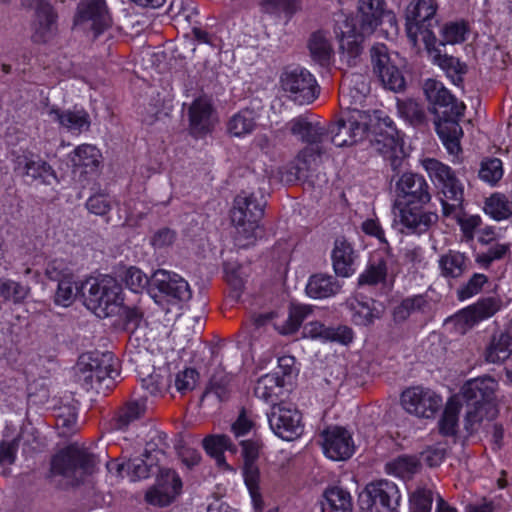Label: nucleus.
Instances as JSON below:
<instances>
[{
  "instance_id": "1",
  "label": "nucleus",
  "mask_w": 512,
  "mask_h": 512,
  "mask_svg": "<svg viewBox=\"0 0 512 512\" xmlns=\"http://www.w3.org/2000/svg\"><path fill=\"white\" fill-rule=\"evenodd\" d=\"M367 90V84L361 75L344 76L340 85V102L351 109V112L347 120H340L330 128V142L337 147H344L353 145L366 136L375 151L389 159L395 169L403 157V143L393 120L380 110L360 111L352 107L363 101Z\"/></svg>"
},
{
  "instance_id": "2",
  "label": "nucleus",
  "mask_w": 512,
  "mask_h": 512,
  "mask_svg": "<svg viewBox=\"0 0 512 512\" xmlns=\"http://www.w3.org/2000/svg\"><path fill=\"white\" fill-rule=\"evenodd\" d=\"M361 28L357 30L355 19L339 14L335 18L334 33L339 41L341 58L348 65H354L362 52L365 36L372 34L386 19L391 25L396 23L395 15L386 12L384 0H359Z\"/></svg>"
},
{
  "instance_id": "3",
  "label": "nucleus",
  "mask_w": 512,
  "mask_h": 512,
  "mask_svg": "<svg viewBox=\"0 0 512 512\" xmlns=\"http://www.w3.org/2000/svg\"><path fill=\"white\" fill-rule=\"evenodd\" d=\"M424 93L434 106L435 113L443 108L442 117L435 122L436 131L443 145L451 155H457L461 151L460 138L463 135L458 119L464 114L465 105L459 102L444 85L434 79H428L424 83Z\"/></svg>"
},
{
  "instance_id": "4",
  "label": "nucleus",
  "mask_w": 512,
  "mask_h": 512,
  "mask_svg": "<svg viewBox=\"0 0 512 512\" xmlns=\"http://www.w3.org/2000/svg\"><path fill=\"white\" fill-rule=\"evenodd\" d=\"M84 305L99 318L118 314L123 305L120 284L111 276L91 277L82 284Z\"/></svg>"
},
{
  "instance_id": "5",
  "label": "nucleus",
  "mask_w": 512,
  "mask_h": 512,
  "mask_svg": "<svg viewBox=\"0 0 512 512\" xmlns=\"http://www.w3.org/2000/svg\"><path fill=\"white\" fill-rule=\"evenodd\" d=\"M263 215V206L252 194L241 193L234 200L231 210V222L235 228L234 242L239 248L254 245L260 236L259 221Z\"/></svg>"
},
{
  "instance_id": "6",
  "label": "nucleus",
  "mask_w": 512,
  "mask_h": 512,
  "mask_svg": "<svg viewBox=\"0 0 512 512\" xmlns=\"http://www.w3.org/2000/svg\"><path fill=\"white\" fill-rule=\"evenodd\" d=\"M286 128L293 136L309 145V147L304 148L296 156L293 162V169L295 171L292 172V175L296 179L306 178L307 171L311 164V158L313 157V146H316L315 151L318 154L322 153V149H326L325 144L328 141V133L318 123H312L302 115L287 122Z\"/></svg>"
},
{
  "instance_id": "7",
  "label": "nucleus",
  "mask_w": 512,
  "mask_h": 512,
  "mask_svg": "<svg viewBox=\"0 0 512 512\" xmlns=\"http://www.w3.org/2000/svg\"><path fill=\"white\" fill-rule=\"evenodd\" d=\"M117 360L111 353L91 352L79 357L76 377L86 390L99 391L106 380H114L118 375Z\"/></svg>"
},
{
  "instance_id": "8",
  "label": "nucleus",
  "mask_w": 512,
  "mask_h": 512,
  "mask_svg": "<svg viewBox=\"0 0 512 512\" xmlns=\"http://www.w3.org/2000/svg\"><path fill=\"white\" fill-rule=\"evenodd\" d=\"M438 4L436 0H414L406 8V33L413 47L419 41L424 45L436 42L432 28L437 24L435 19Z\"/></svg>"
},
{
  "instance_id": "9",
  "label": "nucleus",
  "mask_w": 512,
  "mask_h": 512,
  "mask_svg": "<svg viewBox=\"0 0 512 512\" xmlns=\"http://www.w3.org/2000/svg\"><path fill=\"white\" fill-rule=\"evenodd\" d=\"M430 180L440 189L444 196L442 199L443 213L450 216L459 208L463 201V186L456 178L453 170L446 164L434 158H425L421 161Z\"/></svg>"
},
{
  "instance_id": "10",
  "label": "nucleus",
  "mask_w": 512,
  "mask_h": 512,
  "mask_svg": "<svg viewBox=\"0 0 512 512\" xmlns=\"http://www.w3.org/2000/svg\"><path fill=\"white\" fill-rule=\"evenodd\" d=\"M279 86L285 97L300 105L312 103L320 93L314 75L299 66L284 68L279 77Z\"/></svg>"
},
{
  "instance_id": "11",
  "label": "nucleus",
  "mask_w": 512,
  "mask_h": 512,
  "mask_svg": "<svg viewBox=\"0 0 512 512\" xmlns=\"http://www.w3.org/2000/svg\"><path fill=\"white\" fill-rule=\"evenodd\" d=\"M95 458L83 447L72 444L54 456L51 463L53 474L62 475L72 484L80 482L92 472Z\"/></svg>"
},
{
  "instance_id": "12",
  "label": "nucleus",
  "mask_w": 512,
  "mask_h": 512,
  "mask_svg": "<svg viewBox=\"0 0 512 512\" xmlns=\"http://www.w3.org/2000/svg\"><path fill=\"white\" fill-rule=\"evenodd\" d=\"M403 409L416 417L433 418L442 407V397L430 388L413 386L405 389L401 394Z\"/></svg>"
},
{
  "instance_id": "13",
  "label": "nucleus",
  "mask_w": 512,
  "mask_h": 512,
  "mask_svg": "<svg viewBox=\"0 0 512 512\" xmlns=\"http://www.w3.org/2000/svg\"><path fill=\"white\" fill-rule=\"evenodd\" d=\"M498 382L490 376H482L468 380L460 390V395L466 404L488 405L489 416L498 415V400L496 392Z\"/></svg>"
},
{
  "instance_id": "14",
  "label": "nucleus",
  "mask_w": 512,
  "mask_h": 512,
  "mask_svg": "<svg viewBox=\"0 0 512 512\" xmlns=\"http://www.w3.org/2000/svg\"><path fill=\"white\" fill-rule=\"evenodd\" d=\"M430 200L429 185L422 175L407 172L396 181L393 208L414 204L425 205Z\"/></svg>"
},
{
  "instance_id": "15",
  "label": "nucleus",
  "mask_w": 512,
  "mask_h": 512,
  "mask_svg": "<svg viewBox=\"0 0 512 512\" xmlns=\"http://www.w3.org/2000/svg\"><path fill=\"white\" fill-rule=\"evenodd\" d=\"M268 421L274 434L285 441L299 438L304 431L301 413L286 404L274 406Z\"/></svg>"
},
{
  "instance_id": "16",
  "label": "nucleus",
  "mask_w": 512,
  "mask_h": 512,
  "mask_svg": "<svg viewBox=\"0 0 512 512\" xmlns=\"http://www.w3.org/2000/svg\"><path fill=\"white\" fill-rule=\"evenodd\" d=\"M322 449L325 456L334 461L349 459L355 451L351 433L340 426L327 427L321 433Z\"/></svg>"
},
{
  "instance_id": "17",
  "label": "nucleus",
  "mask_w": 512,
  "mask_h": 512,
  "mask_svg": "<svg viewBox=\"0 0 512 512\" xmlns=\"http://www.w3.org/2000/svg\"><path fill=\"white\" fill-rule=\"evenodd\" d=\"M181 488V479L173 470L160 469L156 483L145 493V501L153 506H168L180 494Z\"/></svg>"
},
{
  "instance_id": "18",
  "label": "nucleus",
  "mask_w": 512,
  "mask_h": 512,
  "mask_svg": "<svg viewBox=\"0 0 512 512\" xmlns=\"http://www.w3.org/2000/svg\"><path fill=\"white\" fill-rule=\"evenodd\" d=\"M75 25L92 30L95 35L111 25V18L104 0H81L75 16Z\"/></svg>"
},
{
  "instance_id": "19",
  "label": "nucleus",
  "mask_w": 512,
  "mask_h": 512,
  "mask_svg": "<svg viewBox=\"0 0 512 512\" xmlns=\"http://www.w3.org/2000/svg\"><path fill=\"white\" fill-rule=\"evenodd\" d=\"M163 453L158 451L146 452L143 457L137 456L130 458L125 463H118L115 461L107 464V469L110 473H115L117 476L124 477V472L131 481H138L148 478L151 474L155 473L156 462L159 461V455Z\"/></svg>"
},
{
  "instance_id": "20",
  "label": "nucleus",
  "mask_w": 512,
  "mask_h": 512,
  "mask_svg": "<svg viewBox=\"0 0 512 512\" xmlns=\"http://www.w3.org/2000/svg\"><path fill=\"white\" fill-rule=\"evenodd\" d=\"M372 63L375 73L383 85L395 92L405 87V79L398 67L393 63L384 45L374 46L371 50Z\"/></svg>"
},
{
  "instance_id": "21",
  "label": "nucleus",
  "mask_w": 512,
  "mask_h": 512,
  "mask_svg": "<svg viewBox=\"0 0 512 512\" xmlns=\"http://www.w3.org/2000/svg\"><path fill=\"white\" fill-rule=\"evenodd\" d=\"M423 205L414 204L393 208L399 223L409 232L423 234L438 221V215L422 209Z\"/></svg>"
},
{
  "instance_id": "22",
  "label": "nucleus",
  "mask_w": 512,
  "mask_h": 512,
  "mask_svg": "<svg viewBox=\"0 0 512 512\" xmlns=\"http://www.w3.org/2000/svg\"><path fill=\"white\" fill-rule=\"evenodd\" d=\"M151 281L153 286L169 300L186 301L191 297L188 282L173 271L158 269L153 273Z\"/></svg>"
},
{
  "instance_id": "23",
  "label": "nucleus",
  "mask_w": 512,
  "mask_h": 512,
  "mask_svg": "<svg viewBox=\"0 0 512 512\" xmlns=\"http://www.w3.org/2000/svg\"><path fill=\"white\" fill-rule=\"evenodd\" d=\"M214 110L211 101L206 96L193 100L188 108L189 131L197 138L209 134L215 124Z\"/></svg>"
},
{
  "instance_id": "24",
  "label": "nucleus",
  "mask_w": 512,
  "mask_h": 512,
  "mask_svg": "<svg viewBox=\"0 0 512 512\" xmlns=\"http://www.w3.org/2000/svg\"><path fill=\"white\" fill-rule=\"evenodd\" d=\"M365 495L372 502L370 507H382V511L394 512L401 502V493L397 485L388 480L370 483L365 488Z\"/></svg>"
},
{
  "instance_id": "25",
  "label": "nucleus",
  "mask_w": 512,
  "mask_h": 512,
  "mask_svg": "<svg viewBox=\"0 0 512 512\" xmlns=\"http://www.w3.org/2000/svg\"><path fill=\"white\" fill-rule=\"evenodd\" d=\"M51 122L58 125L68 132L80 134L90 127L89 114L81 108L62 110L57 106H48L44 111Z\"/></svg>"
},
{
  "instance_id": "26",
  "label": "nucleus",
  "mask_w": 512,
  "mask_h": 512,
  "mask_svg": "<svg viewBox=\"0 0 512 512\" xmlns=\"http://www.w3.org/2000/svg\"><path fill=\"white\" fill-rule=\"evenodd\" d=\"M310 312V308L306 305H293L286 319H280L276 314L268 313L259 315L255 321L257 325H263L268 321H273L274 328L278 330L279 333L287 335L296 332Z\"/></svg>"
},
{
  "instance_id": "27",
  "label": "nucleus",
  "mask_w": 512,
  "mask_h": 512,
  "mask_svg": "<svg viewBox=\"0 0 512 512\" xmlns=\"http://www.w3.org/2000/svg\"><path fill=\"white\" fill-rule=\"evenodd\" d=\"M15 171L21 176L40 180L45 184H51L52 180H56L53 168L47 162L32 154L19 156L16 160Z\"/></svg>"
},
{
  "instance_id": "28",
  "label": "nucleus",
  "mask_w": 512,
  "mask_h": 512,
  "mask_svg": "<svg viewBox=\"0 0 512 512\" xmlns=\"http://www.w3.org/2000/svg\"><path fill=\"white\" fill-rule=\"evenodd\" d=\"M335 273L341 277H350L356 271L357 255L352 245L344 238H337L331 251Z\"/></svg>"
},
{
  "instance_id": "29",
  "label": "nucleus",
  "mask_w": 512,
  "mask_h": 512,
  "mask_svg": "<svg viewBox=\"0 0 512 512\" xmlns=\"http://www.w3.org/2000/svg\"><path fill=\"white\" fill-rule=\"evenodd\" d=\"M100 150L91 144H82L74 149L70 155L75 172L80 174H95L101 164Z\"/></svg>"
},
{
  "instance_id": "30",
  "label": "nucleus",
  "mask_w": 512,
  "mask_h": 512,
  "mask_svg": "<svg viewBox=\"0 0 512 512\" xmlns=\"http://www.w3.org/2000/svg\"><path fill=\"white\" fill-rule=\"evenodd\" d=\"M33 30V39L36 42H46L55 35L56 15L49 4H43L38 8Z\"/></svg>"
},
{
  "instance_id": "31",
  "label": "nucleus",
  "mask_w": 512,
  "mask_h": 512,
  "mask_svg": "<svg viewBox=\"0 0 512 512\" xmlns=\"http://www.w3.org/2000/svg\"><path fill=\"white\" fill-rule=\"evenodd\" d=\"M284 385V378L279 372L267 373L256 381L254 394L264 402L274 403L281 395Z\"/></svg>"
},
{
  "instance_id": "32",
  "label": "nucleus",
  "mask_w": 512,
  "mask_h": 512,
  "mask_svg": "<svg viewBox=\"0 0 512 512\" xmlns=\"http://www.w3.org/2000/svg\"><path fill=\"white\" fill-rule=\"evenodd\" d=\"M321 508L322 512H352L353 499L349 491L333 486L325 490Z\"/></svg>"
},
{
  "instance_id": "33",
  "label": "nucleus",
  "mask_w": 512,
  "mask_h": 512,
  "mask_svg": "<svg viewBox=\"0 0 512 512\" xmlns=\"http://www.w3.org/2000/svg\"><path fill=\"white\" fill-rule=\"evenodd\" d=\"M341 286L331 275L315 274L306 285V293L314 299L328 298L339 292Z\"/></svg>"
},
{
  "instance_id": "34",
  "label": "nucleus",
  "mask_w": 512,
  "mask_h": 512,
  "mask_svg": "<svg viewBox=\"0 0 512 512\" xmlns=\"http://www.w3.org/2000/svg\"><path fill=\"white\" fill-rule=\"evenodd\" d=\"M350 308L353 322L361 326L371 324L375 319L380 318L384 311L383 305L374 300L362 302L355 299L350 302Z\"/></svg>"
},
{
  "instance_id": "35",
  "label": "nucleus",
  "mask_w": 512,
  "mask_h": 512,
  "mask_svg": "<svg viewBox=\"0 0 512 512\" xmlns=\"http://www.w3.org/2000/svg\"><path fill=\"white\" fill-rule=\"evenodd\" d=\"M256 128V115L252 110L243 109L234 114L227 123L228 133L237 138H244Z\"/></svg>"
},
{
  "instance_id": "36",
  "label": "nucleus",
  "mask_w": 512,
  "mask_h": 512,
  "mask_svg": "<svg viewBox=\"0 0 512 512\" xmlns=\"http://www.w3.org/2000/svg\"><path fill=\"white\" fill-rule=\"evenodd\" d=\"M466 261L463 253L449 250L438 259L440 274L445 278H458L466 269Z\"/></svg>"
},
{
  "instance_id": "37",
  "label": "nucleus",
  "mask_w": 512,
  "mask_h": 512,
  "mask_svg": "<svg viewBox=\"0 0 512 512\" xmlns=\"http://www.w3.org/2000/svg\"><path fill=\"white\" fill-rule=\"evenodd\" d=\"M462 403L459 396H452L446 403L439 421L440 433L444 436H455L458 430L459 413Z\"/></svg>"
},
{
  "instance_id": "38",
  "label": "nucleus",
  "mask_w": 512,
  "mask_h": 512,
  "mask_svg": "<svg viewBox=\"0 0 512 512\" xmlns=\"http://www.w3.org/2000/svg\"><path fill=\"white\" fill-rule=\"evenodd\" d=\"M82 284L75 275L60 279L54 297L55 304L62 307L72 305L77 296L82 295Z\"/></svg>"
},
{
  "instance_id": "39",
  "label": "nucleus",
  "mask_w": 512,
  "mask_h": 512,
  "mask_svg": "<svg viewBox=\"0 0 512 512\" xmlns=\"http://www.w3.org/2000/svg\"><path fill=\"white\" fill-rule=\"evenodd\" d=\"M384 257H372L366 269L359 276L360 284L374 285L385 280L390 261L389 250H384Z\"/></svg>"
},
{
  "instance_id": "40",
  "label": "nucleus",
  "mask_w": 512,
  "mask_h": 512,
  "mask_svg": "<svg viewBox=\"0 0 512 512\" xmlns=\"http://www.w3.org/2000/svg\"><path fill=\"white\" fill-rule=\"evenodd\" d=\"M425 48L431 61L447 73L461 75L466 72V65L460 62L459 59L442 54L440 48L437 46V41L433 42L431 45H425Z\"/></svg>"
},
{
  "instance_id": "41",
  "label": "nucleus",
  "mask_w": 512,
  "mask_h": 512,
  "mask_svg": "<svg viewBox=\"0 0 512 512\" xmlns=\"http://www.w3.org/2000/svg\"><path fill=\"white\" fill-rule=\"evenodd\" d=\"M488 405L466 404V412L464 416V428L468 433L478 431L486 426L498 415L489 416L487 414Z\"/></svg>"
},
{
  "instance_id": "42",
  "label": "nucleus",
  "mask_w": 512,
  "mask_h": 512,
  "mask_svg": "<svg viewBox=\"0 0 512 512\" xmlns=\"http://www.w3.org/2000/svg\"><path fill=\"white\" fill-rule=\"evenodd\" d=\"M510 354V337L500 333L492 337L485 352V359L487 362L497 364L508 359Z\"/></svg>"
},
{
  "instance_id": "43",
  "label": "nucleus",
  "mask_w": 512,
  "mask_h": 512,
  "mask_svg": "<svg viewBox=\"0 0 512 512\" xmlns=\"http://www.w3.org/2000/svg\"><path fill=\"white\" fill-rule=\"evenodd\" d=\"M203 447L207 454L213 457L219 466H227L223 453L232 448L228 436L223 434L209 435L203 440Z\"/></svg>"
},
{
  "instance_id": "44",
  "label": "nucleus",
  "mask_w": 512,
  "mask_h": 512,
  "mask_svg": "<svg viewBox=\"0 0 512 512\" xmlns=\"http://www.w3.org/2000/svg\"><path fill=\"white\" fill-rule=\"evenodd\" d=\"M478 322L471 308L468 306L461 309L445 320V325L453 332L463 335L472 329Z\"/></svg>"
},
{
  "instance_id": "45",
  "label": "nucleus",
  "mask_w": 512,
  "mask_h": 512,
  "mask_svg": "<svg viewBox=\"0 0 512 512\" xmlns=\"http://www.w3.org/2000/svg\"><path fill=\"white\" fill-rule=\"evenodd\" d=\"M428 306L427 299L422 295H416L404 299L393 312L396 322L405 321L412 313L424 311Z\"/></svg>"
},
{
  "instance_id": "46",
  "label": "nucleus",
  "mask_w": 512,
  "mask_h": 512,
  "mask_svg": "<svg viewBox=\"0 0 512 512\" xmlns=\"http://www.w3.org/2000/svg\"><path fill=\"white\" fill-rule=\"evenodd\" d=\"M146 404L143 400L129 402L118 414L116 418V428L124 430L133 422L144 415Z\"/></svg>"
},
{
  "instance_id": "47",
  "label": "nucleus",
  "mask_w": 512,
  "mask_h": 512,
  "mask_svg": "<svg viewBox=\"0 0 512 512\" xmlns=\"http://www.w3.org/2000/svg\"><path fill=\"white\" fill-rule=\"evenodd\" d=\"M309 49L312 58L325 65L329 62L332 55V48L327 37L321 33H314L309 41Z\"/></svg>"
},
{
  "instance_id": "48",
  "label": "nucleus",
  "mask_w": 512,
  "mask_h": 512,
  "mask_svg": "<svg viewBox=\"0 0 512 512\" xmlns=\"http://www.w3.org/2000/svg\"><path fill=\"white\" fill-rule=\"evenodd\" d=\"M420 463L414 456H400L387 464L390 473L400 478H408L418 471Z\"/></svg>"
},
{
  "instance_id": "49",
  "label": "nucleus",
  "mask_w": 512,
  "mask_h": 512,
  "mask_svg": "<svg viewBox=\"0 0 512 512\" xmlns=\"http://www.w3.org/2000/svg\"><path fill=\"white\" fill-rule=\"evenodd\" d=\"M469 307L479 323L491 318L500 310L501 300L498 297H485L479 299Z\"/></svg>"
},
{
  "instance_id": "50",
  "label": "nucleus",
  "mask_w": 512,
  "mask_h": 512,
  "mask_svg": "<svg viewBox=\"0 0 512 512\" xmlns=\"http://www.w3.org/2000/svg\"><path fill=\"white\" fill-rule=\"evenodd\" d=\"M3 301L22 303L30 294V287L11 279H1Z\"/></svg>"
},
{
  "instance_id": "51",
  "label": "nucleus",
  "mask_w": 512,
  "mask_h": 512,
  "mask_svg": "<svg viewBox=\"0 0 512 512\" xmlns=\"http://www.w3.org/2000/svg\"><path fill=\"white\" fill-rule=\"evenodd\" d=\"M262 10L270 15L290 16L300 8L299 0H263Z\"/></svg>"
},
{
  "instance_id": "52",
  "label": "nucleus",
  "mask_w": 512,
  "mask_h": 512,
  "mask_svg": "<svg viewBox=\"0 0 512 512\" xmlns=\"http://www.w3.org/2000/svg\"><path fill=\"white\" fill-rule=\"evenodd\" d=\"M127 288L135 293L142 292L149 284L148 276L138 267L130 266L121 275Z\"/></svg>"
},
{
  "instance_id": "53",
  "label": "nucleus",
  "mask_w": 512,
  "mask_h": 512,
  "mask_svg": "<svg viewBox=\"0 0 512 512\" xmlns=\"http://www.w3.org/2000/svg\"><path fill=\"white\" fill-rule=\"evenodd\" d=\"M433 492L425 487H418L409 497L411 512H431Z\"/></svg>"
},
{
  "instance_id": "54",
  "label": "nucleus",
  "mask_w": 512,
  "mask_h": 512,
  "mask_svg": "<svg viewBox=\"0 0 512 512\" xmlns=\"http://www.w3.org/2000/svg\"><path fill=\"white\" fill-rule=\"evenodd\" d=\"M467 27L463 22H449L441 30L442 42L439 46L445 44H458L465 40Z\"/></svg>"
},
{
  "instance_id": "55",
  "label": "nucleus",
  "mask_w": 512,
  "mask_h": 512,
  "mask_svg": "<svg viewBox=\"0 0 512 512\" xmlns=\"http://www.w3.org/2000/svg\"><path fill=\"white\" fill-rule=\"evenodd\" d=\"M304 337L319 340L322 342L334 340L336 338L335 331L326 327L319 321H310L303 328Z\"/></svg>"
},
{
  "instance_id": "56",
  "label": "nucleus",
  "mask_w": 512,
  "mask_h": 512,
  "mask_svg": "<svg viewBox=\"0 0 512 512\" xmlns=\"http://www.w3.org/2000/svg\"><path fill=\"white\" fill-rule=\"evenodd\" d=\"M487 282L486 275L482 273H475L467 283L460 286L457 290V297L459 300L464 301L477 295L484 284Z\"/></svg>"
},
{
  "instance_id": "57",
  "label": "nucleus",
  "mask_w": 512,
  "mask_h": 512,
  "mask_svg": "<svg viewBox=\"0 0 512 512\" xmlns=\"http://www.w3.org/2000/svg\"><path fill=\"white\" fill-rule=\"evenodd\" d=\"M199 374L193 368H185L175 376V388L181 394L192 391L198 382Z\"/></svg>"
},
{
  "instance_id": "58",
  "label": "nucleus",
  "mask_w": 512,
  "mask_h": 512,
  "mask_svg": "<svg viewBox=\"0 0 512 512\" xmlns=\"http://www.w3.org/2000/svg\"><path fill=\"white\" fill-rule=\"evenodd\" d=\"M479 176L483 181L491 184L499 181L503 176L501 160L493 158L483 161L479 171Z\"/></svg>"
},
{
  "instance_id": "59",
  "label": "nucleus",
  "mask_w": 512,
  "mask_h": 512,
  "mask_svg": "<svg viewBox=\"0 0 512 512\" xmlns=\"http://www.w3.org/2000/svg\"><path fill=\"white\" fill-rule=\"evenodd\" d=\"M398 112L402 117L414 125L420 124L424 120V111L414 100H407L398 103Z\"/></svg>"
},
{
  "instance_id": "60",
  "label": "nucleus",
  "mask_w": 512,
  "mask_h": 512,
  "mask_svg": "<svg viewBox=\"0 0 512 512\" xmlns=\"http://www.w3.org/2000/svg\"><path fill=\"white\" fill-rule=\"evenodd\" d=\"M361 230L368 236L376 238L383 245L384 250H389L385 232L376 217L367 218L361 223Z\"/></svg>"
},
{
  "instance_id": "61",
  "label": "nucleus",
  "mask_w": 512,
  "mask_h": 512,
  "mask_svg": "<svg viewBox=\"0 0 512 512\" xmlns=\"http://www.w3.org/2000/svg\"><path fill=\"white\" fill-rule=\"evenodd\" d=\"M176 240V233L169 228H161L157 230L150 238V244L156 251H162L170 246Z\"/></svg>"
},
{
  "instance_id": "62",
  "label": "nucleus",
  "mask_w": 512,
  "mask_h": 512,
  "mask_svg": "<svg viewBox=\"0 0 512 512\" xmlns=\"http://www.w3.org/2000/svg\"><path fill=\"white\" fill-rule=\"evenodd\" d=\"M86 207L89 212L103 216L107 214L111 209V201L105 194H96L88 198Z\"/></svg>"
},
{
  "instance_id": "63",
  "label": "nucleus",
  "mask_w": 512,
  "mask_h": 512,
  "mask_svg": "<svg viewBox=\"0 0 512 512\" xmlns=\"http://www.w3.org/2000/svg\"><path fill=\"white\" fill-rule=\"evenodd\" d=\"M45 273L47 277L54 281H60L62 278L74 276L67 263L62 259H54L47 264Z\"/></svg>"
},
{
  "instance_id": "64",
  "label": "nucleus",
  "mask_w": 512,
  "mask_h": 512,
  "mask_svg": "<svg viewBox=\"0 0 512 512\" xmlns=\"http://www.w3.org/2000/svg\"><path fill=\"white\" fill-rule=\"evenodd\" d=\"M17 450L18 443L15 439L11 441H3L0 445V464L3 466L13 464Z\"/></svg>"
}]
</instances>
